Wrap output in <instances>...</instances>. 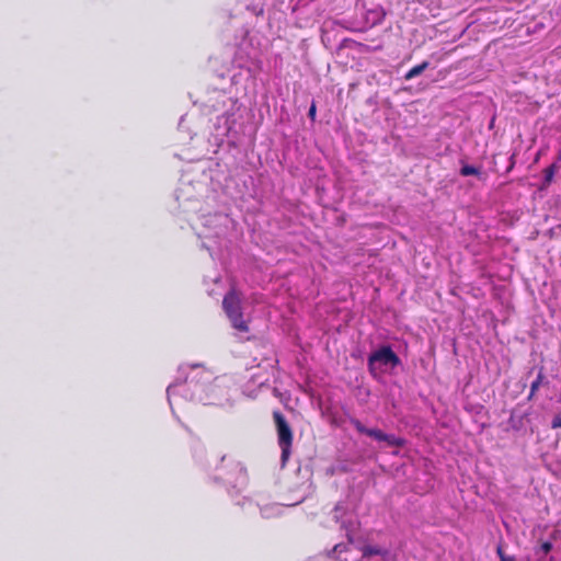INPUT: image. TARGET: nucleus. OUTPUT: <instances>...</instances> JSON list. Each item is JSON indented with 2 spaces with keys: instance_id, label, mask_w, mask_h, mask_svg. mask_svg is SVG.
<instances>
[{
  "instance_id": "nucleus-2",
  "label": "nucleus",
  "mask_w": 561,
  "mask_h": 561,
  "mask_svg": "<svg viewBox=\"0 0 561 561\" xmlns=\"http://www.w3.org/2000/svg\"><path fill=\"white\" fill-rule=\"evenodd\" d=\"M273 419L277 431L278 445L282 451L280 462L282 466L285 467L291 454L294 433L290 425L288 424L284 414L280 411H274Z\"/></svg>"
},
{
  "instance_id": "nucleus-4",
  "label": "nucleus",
  "mask_w": 561,
  "mask_h": 561,
  "mask_svg": "<svg viewBox=\"0 0 561 561\" xmlns=\"http://www.w3.org/2000/svg\"><path fill=\"white\" fill-rule=\"evenodd\" d=\"M351 424L354 426V428L364 435H367L369 437H373L374 439L378 442H385L388 446L391 447H402L405 443V440L401 437H398L392 434H386L379 428H368L366 427L358 419H352Z\"/></svg>"
},
{
  "instance_id": "nucleus-12",
  "label": "nucleus",
  "mask_w": 561,
  "mask_h": 561,
  "mask_svg": "<svg viewBox=\"0 0 561 561\" xmlns=\"http://www.w3.org/2000/svg\"><path fill=\"white\" fill-rule=\"evenodd\" d=\"M316 113H317V106H316V103L312 102L309 107V112H308V116L311 121L316 119Z\"/></svg>"
},
{
  "instance_id": "nucleus-6",
  "label": "nucleus",
  "mask_w": 561,
  "mask_h": 561,
  "mask_svg": "<svg viewBox=\"0 0 561 561\" xmlns=\"http://www.w3.org/2000/svg\"><path fill=\"white\" fill-rule=\"evenodd\" d=\"M558 169H559V167L556 163H552L543 170V185L545 186H548L551 184Z\"/></svg>"
},
{
  "instance_id": "nucleus-8",
  "label": "nucleus",
  "mask_w": 561,
  "mask_h": 561,
  "mask_svg": "<svg viewBox=\"0 0 561 561\" xmlns=\"http://www.w3.org/2000/svg\"><path fill=\"white\" fill-rule=\"evenodd\" d=\"M459 173L462 176H469V175L480 176L481 175V170L479 168H477V167L465 164V165L461 167Z\"/></svg>"
},
{
  "instance_id": "nucleus-1",
  "label": "nucleus",
  "mask_w": 561,
  "mask_h": 561,
  "mask_svg": "<svg viewBox=\"0 0 561 561\" xmlns=\"http://www.w3.org/2000/svg\"><path fill=\"white\" fill-rule=\"evenodd\" d=\"M222 308L228 319L231 322V325L238 330L239 332H248L249 325L247 321L243 319L242 307H241V296L234 289L231 288L222 299Z\"/></svg>"
},
{
  "instance_id": "nucleus-10",
  "label": "nucleus",
  "mask_w": 561,
  "mask_h": 561,
  "mask_svg": "<svg viewBox=\"0 0 561 561\" xmlns=\"http://www.w3.org/2000/svg\"><path fill=\"white\" fill-rule=\"evenodd\" d=\"M496 553L501 561H516L515 557L505 554L502 547H497Z\"/></svg>"
},
{
  "instance_id": "nucleus-3",
  "label": "nucleus",
  "mask_w": 561,
  "mask_h": 561,
  "mask_svg": "<svg viewBox=\"0 0 561 561\" xmlns=\"http://www.w3.org/2000/svg\"><path fill=\"white\" fill-rule=\"evenodd\" d=\"M367 364L370 374L375 375L378 369V366L396 368L399 365H401V359L393 352L391 346L383 345L379 347L377 351L369 354Z\"/></svg>"
},
{
  "instance_id": "nucleus-5",
  "label": "nucleus",
  "mask_w": 561,
  "mask_h": 561,
  "mask_svg": "<svg viewBox=\"0 0 561 561\" xmlns=\"http://www.w3.org/2000/svg\"><path fill=\"white\" fill-rule=\"evenodd\" d=\"M430 66V62L428 61H423L422 64L420 65H416L414 67H412L405 75H404V79L405 80H411L417 76H420L425 69H427Z\"/></svg>"
},
{
  "instance_id": "nucleus-11",
  "label": "nucleus",
  "mask_w": 561,
  "mask_h": 561,
  "mask_svg": "<svg viewBox=\"0 0 561 561\" xmlns=\"http://www.w3.org/2000/svg\"><path fill=\"white\" fill-rule=\"evenodd\" d=\"M552 550V543L549 541H545L540 545V551L543 554H548Z\"/></svg>"
},
{
  "instance_id": "nucleus-7",
  "label": "nucleus",
  "mask_w": 561,
  "mask_h": 561,
  "mask_svg": "<svg viewBox=\"0 0 561 561\" xmlns=\"http://www.w3.org/2000/svg\"><path fill=\"white\" fill-rule=\"evenodd\" d=\"M543 378H545L543 368H540L539 373L537 375V378L530 385V392H529V396H528L529 400L533 399V397L538 391L540 385L542 383Z\"/></svg>"
},
{
  "instance_id": "nucleus-9",
  "label": "nucleus",
  "mask_w": 561,
  "mask_h": 561,
  "mask_svg": "<svg viewBox=\"0 0 561 561\" xmlns=\"http://www.w3.org/2000/svg\"><path fill=\"white\" fill-rule=\"evenodd\" d=\"M382 554V550L376 546H365L363 548V557L370 558Z\"/></svg>"
},
{
  "instance_id": "nucleus-13",
  "label": "nucleus",
  "mask_w": 561,
  "mask_h": 561,
  "mask_svg": "<svg viewBox=\"0 0 561 561\" xmlns=\"http://www.w3.org/2000/svg\"><path fill=\"white\" fill-rule=\"evenodd\" d=\"M552 428H560L561 427V415H557L553 417L551 423Z\"/></svg>"
}]
</instances>
